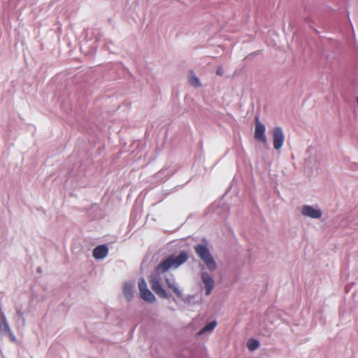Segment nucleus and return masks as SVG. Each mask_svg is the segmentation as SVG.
Instances as JSON below:
<instances>
[{"mask_svg":"<svg viewBox=\"0 0 358 358\" xmlns=\"http://www.w3.org/2000/svg\"><path fill=\"white\" fill-rule=\"evenodd\" d=\"M189 259L187 252L181 251L178 255H171L161 262L155 268V271L150 275L149 282L152 290L160 297L169 298V296L162 284V275L169 269H176Z\"/></svg>","mask_w":358,"mask_h":358,"instance_id":"nucleus-1","label":"nucleus"},{"mask_svg":"<svg viewBox=\"0 0 358 358\" xmlns=\"http://www.w3.org/2000/svg\"><path fill=\"white\" fill-rule=\"evenodd\" d=\"M194 250L209 270L215 271L216 269V263L207 246L199 244L194 247Z\"/></svg>","mask_w":358,"mask_h":358,"instance_id":"nucleus-2","label":"nucleus"},{"mask_svg":"<svg viewBox=\"0 0 358 358\" xmlns=\"http://www.w3.org/2000/svg\"><path fill=\"white\" fill-rule=\"evenodd\" d=\"M273 148L276 150H279L283 145L285 141V135L281 127H275L272 131Z\"/></svg>","mask_w":358,"mask_h":358,"instance_id":"nucleus-3","label":"nucleus"},{"mask_svg":"<svg viewBox=\"0 0 358 358\" xmlns=\"http://www.w3.org/2000/svg\"><path fill=\"white\" fill-rule=\"evenodd\" d=\"M265 131L264 125L259 120L258 117H256L254 134L255 138L263 143H266L267 139L265 136Z\"/></svg>","mask_w":358,"mask_h":358,"instance_id":"nucleus-4","label":"nucleus"},{"mask_svg":"<svg viewBox=\"0 0 358 358\" xmlns=\"http://www.w3.org/2000/svg\"><path fill=\"white\" fill-rule=\"evenodd\" d=\"M201 280L206 289L205 294L206 296H208L210 294L213 289L214 288V280L213 278L206 272H203L201 273Z\"/></svg>","mask_w":358,"mask_h":358,"instance_id":"nucleus-5","label":"nucleus"},{"mask_svg":"<svg viewBox=\"0 0 358 358\" xmlns=\"http://www.w3.org/2000/svg\"><path fill=\"white\" fill-rule=\"evenodd\" d=\"M302 213L303 215L312 218H320L322 216L320 210L315 209L310 206H304L303 207Z\"/></svg>","mask_w":358,"mask_h":358,"instance_id":"nucleus-6","label":"nucleus"},{"mask_svg":"<svg viewBox=\"0 0 358 358\" xmlns=\"http://www.w3.org/2000/svg\"><path fill=\"white\" fill-rule=\"evenodd\" d=\"M108 249L106 245H101L96 247L93 250V257L96 259H101L108 255Z\"/></svg>","mask_w":358,"mask_h":358,"instance_id":"nucleus-7","label":"nucleus"},{"mask_svg":"<svg viewBox=\"0 0 358 358\" xmlns=\"http://www.w3.org/2000/svg\"><path fill=\"white\" fill-rule=\"evenodd\" d=\"M134 285L131 283L127 282L123 286V293L128 301H131L133 297Z\"/></svg>","mask_w":358,"mask_h":358,"instance_id":"nucleus-8","label":"nucleus"},{"mask_svg":"<svg viewBox=\"0 0 358 358\" xmlns=\"http://www.w3.org/2000/svg\"><path fill=\"white\" fill-rule=\"evenodd\" d=\"M165 282L166 283L167 287L172 290V292L178 297L182 296V293L180 290L176 285L174 280H171L169 278L165 277Z\"/></svg>","mask_w":358,"mask_h":358,"instance_id":"nucleus-9","label":"nucleus"},{"mask_svg":"<svg viewBox=\"0 0 358 358\" xmlns=\"http://www.w3.org/2000/svg\"><path fill=\"white\" fill-rule=\"evenodd\" d=\"M140 296L142 299L148 303H154L156 301L155 296L148 289L141 292Z\"/></svg>","mask_w":358,"mask_h":358,"instance_id":"nucleus-10","label":"nucleus"},{"mask_svg":"<svg viewBox=\"0 0 358 358\" xmlns=\"http://www.w3.org/2000/svg\"><path fill=\"white\" fill-rule=\"evenodd\" d=\"M217 325L216 321H212L207 324L206 326H204L202 329H200V331L198 332L197 336H201L202 334H206V333H211L213 330L215 328Z\"/></svg>","mask_w":358,"mask_h":358,"instance_id":"nucleus-11","label":"nucleus"},{"mask_svg":"<svg viewBox=\"0 0 358 358\" xmlns=\"http://www.w3.org/2000/svg\"><path fill=\"white\" fill-rule=\"evenodd\" d=\"M189 82L194 87H200L199 79L195 76L193 71H189Z\"/></svg>","mask_w":358,"mask_h":358,"instance_id":"nucleus-12","label":"nucleus"},{"mask_svg":"<svg viewBox=\"0 0 358 358\" xmlns=\"http://www.w3.org/2000/svg\"><path fill=\"white\" fill-rule=\"evenodd\" d=\"M0 329L4 334L9 333V327L4 315H0Z\"/></svg>","mask_w":358,"mask_h":358,"instance_id":"nucleus-13","label":"nucleus"},{"mask_svg":"<svg viewBox=\"0 0 358 358\" xmlns=\"http://www.w3.org/2000/svg\"><path fill=\"white\" fill-rule=\"evenodd\" d=\"M259 346V342L254 338H250L247 342V347L250 351L257 349Z\"/></svg>","mask_w":358,"mask_h":358,"instance_id":"nucleus-14","label":"nucleus"},{"mask_svg":"<svg viewBox=\"0 0 358 358\" xmlns=\"http://www.w3.org/2000/svg\"><path fill=\"white\" fill-rule=\"evenodd\" d=\"M138 288L139 292H143V291L148 289L147 283L143 278H141L138 280Z\"/></svg>","mask_w":358,"mask_h":358,"instance_id":"nucleus-15","label":"nucleus"},{"mask_svg":"<svg viewBox=\"0 0 358 358\" xmlns=\"http://www.w3.org/2000/svg\"><path fill=\"white\" fill-rule=\"evenodd\" d=\"M216 73H217V74L218 76H222V74H223V69H222V66H219L217 68Z\"/></svg>","mask_w":358,"mask_h":358,"instance_id":"nucleus-16","label":"nucleus"},{"mask_svg":"<svg viewBox=\"0 0 358 358\" xmlns=\"http://www.w3.org/2000/svg\"><path fill=\"white\" fill-rule=\"evenodd\" d=\"M11 338V340L13 341L15 338V337H10Z\"/></svg>","mask_w":358,"mask_h":358,"instance_id":"nucleus-17","label":"nucleus"}]
</instances>
